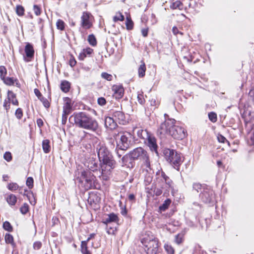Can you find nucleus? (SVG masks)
<instances>
[{"label": "nucleus", "mask_w": 254, "mask_h": 254, "mask_svg": "<svg viewBox=\"0 0 254 254\" xmlns=\"http://www.w3.org/2000/svg\"><path fill=\"white\" fill-rule=\"evenodd\" d=\"M7 188L11 191H15L19 189V186L15 183H11L8 184Z\"/></svg>", "instance_id": "nucleus-38"}, {"label": "nucleus", "mask_w": 254, "mask_h": 254, "mask_svg": "<svg viewBox=\"0 0 254 254\" xmlns=\"http://www.w3.org/2000/svg\"><path fill=\"white\" fill-rule=\"evenodd\" d=\"M42 247V243L40 242H35L33 244V248L35 250H39Z\"/></svg>", "instance_id": "nucleus-55"}, {"label": "nucleus", "mask_w": 254, "mask_h": 254, "mask_svg": "<svg viewBox=\"0 0 254 254\" xmlns=\"http://www.w3.org/2000/svg\"><path fill=\"white\" fill-rule=\"evenodd\" d=\"M93 52V50L89 47L83 49L78 56V59L83 61L86 57H90Z\"/></svg>", "instance_id": "nucleus-19"}, {"label": "nucleus", "mask_w": 254, "mask_h": 254, "mask_svg": "<svg viewBox=\"0 0 254 254\" xmlns=\"http://www.w3.org/2000/svg\"><path fill=\"white\" fill-rule=\"evenodd\" d=\"M119 221L118 215L114 213L106 214L102 220V222L106 225L111 223H118Z\"/></svg>", "instance_id": "nucleus-16"}, {"label": "nucleus", "mask_w": 254, "mask_h": 254, "mask_svg": "<svg viewBox=\"0 0 254 254\" xmlns=\"http://www.w3.org/2000/svg\"><path fill=\"white\" fill-rule=\"evenodd\" d=\"M183 241V236L181 234H178L176 236L175 242L177 244H180Z\"/></svg>", "instance_id": "nucleus-52"}, {"label": "nucleus", "mask_w": 254, "mask_h": 254, "mask_svg": "<svg viewBox=\"0 0 254 254\" xmlns=\"http://www.w3.org/2000/svg\"><path fill=\"white\" fill-rule=\"evenodd\" d=\"M56 26L57 28L59 30H63L64 29V23L61 19L58 20L56 23Z\"/></svg>", "instance_id": "nucleus-42"}, {"label": "nucleus", "mask_w": 254, "mask_h": 254, "mask_svg": "<svg viewBox=\"0 0 254 254\" xmlns=\"http://www.w3.org/2000/svg\"><path fill=\"white\" fill-rule=\"evenodd\" d=\"M126 25L127 30H131L133 27V22L130 17H127Z\"/></svg>", "instance_id": "nucleus-32"}, {"label": "nucleus", "mask_w": 254, "mask_h": 254, "mask_svg": "<svg viewBox=\"0 0 254 254\" xmlns=\"http://www.w3.org/2000/svg\"><path fill=\"white\" fill-rule=\"evenodd\" d=\"M163 153L166 160L171 164L175 169L178 171L180 169V166L183 162L181 154L173 149L166 148Z\"/></svg>", "instance_id": "nucleus-5"}, {"label": "nucleus", "mask_w": 254, "mask_h": 254, "mask_svg": "<svg viewBox=\"0 0 254 254\" xmlns=\"http://www.w3.org/2000/svg\"><path fill=\"white\" fill-rule=\"evenodd\" d=\"M112 89L114 91L113 96L116 99H119L122 98L124 93V89L122 86L114 85Z\"/></svg>", "instance_id": "nucleus-18"}, {"label": "nucleus", "mask_w": 254, "mask_h": 254, "mask_svg": "<svg viewBox=\"0 0 254 254\" xmlns=\"http://www.w3.org/2000/svg\"><path fill=\"white\" fill-rule=\"evenodd\" d=\"M16 12L18 15L20 16H23L24 14V8L21 5H17L16 8Z\"/></svg>", "instance_id": "nucleus-39"}, {"label": "nucleus", "mask_w": 254, "mask_h": 254, "mask_svg": "<svg viewBox=\"0 0 254 254\" xmlns=\"http://www.w3.org/2000/svg\"><path fill=\"white\" fill-rule=\"evenodd\" d=\"M170 7L172 9L179 8L181 9L183 8V4L180 1H176L171 5Z\"/></svg>", "instance_id": "nucleus-36"}, {"label": "nucleus", "mask_w": 254, "mask_h": 254, "mask_svg": "<svg viewBox=\"0 0 254 254\" xmlns=\"http://www.w3.org/2000/svg\"><path fill=\"white\" fill-rule=\"evenodd\" d=\"M20 212L23 214H26L29 210V206L27 203H24L20 208Z\"/></svg>", "instance_id": "nucleus-45"}, {"label": "nucleus", "mask_w": 254, "mask_h": 254, "mask_svg": "<svg viewBox=\"0 0 254 254\" xmlns=\"http://www.w3.org/2000/svg\"><path fill=\"white\" fill-rule=\"evenodd\" d=\"M3 107L6 110V112H8V110L10 108V102H8L7 100H5L3 103Z\"/></svg>", "instance_id": "nucleus-57"}, {"label": "nucleus", "mask_w": 254, "mask_h": 254, "mask_svg": "<svg viewBox=\"0 0 254 254\" xmlns=\"http://www.w3.org/2000/svg\"><path fill=\"white\" fill-rule=\"evenodd\" d=\"M165 121L162 123L158 129V133H164L167 130V127H171L170 126L176 123V120L174 119L170 118L169 116L167 114H164Z\"/></svg>", "instance_id": "nucleus-13"}, {"label": "nucleus", "mask_w": 254, "mask_h": 254, "mask_svg": "<svg viewBox=\"0 0 254 254\" xmlns=\"http://www.w3.org/2000/svg\"><path fill=\"white\" fill-rule=\"evenodd\" d=\"M4 159L7 162H10L12 160V155L10 152H6L3 155Z\"/></svg>", "instance_id": "nucleus-51"}, {"label": "nucleus", "mask_w": 254, "mask_h": 254, "mask_svg": "<svg viewBox=\"0 0 254 254\" xmlns=\"http://www.w3.org/2000/svg\"><path fill=\"white\" fill-rule=\"evenodd\" d=\"M42 148L45 153H48L51 150L50 141L48 139L44 140L42 142Z\"/></svg>", "instance_id": "nucleus-27"}, {"label": "nucleus", "mask_w": 254, "mask_h": 254, "mask_svg": "<svg viewBox=\"0 0 254 254\" xmlns=\"http://www.w3.org/2000/svg\"><path fill=\"white\" fill-rule=\"evenodd\" d=\"M76 64V60H75V59L72 56H71L70 59V60H69V65L71 67H73Z\"/></svg>", "instance_id": "nucleus-58"}, {"label": "nucleus", "mask_w": 254, "mask_h": 254, "mask_svg": "<svg viewBox=\"0 0 254 254\" xmlns=\"http://www.w3.org/2000/svg\"><path fill=\"white\" fill-rule=\"evenodd\" d=\"M77 180L79 182V186L84 190L97 189L100 188L95 176L89 170L81 171Z\"/></svg>", "instance_id": "nucleus-3"}, {"label": "nucleus", "mask_w": 254, "mask_h": 254, "mask_svg": "<svg viewBox=\"0 0 254 254\" xmlns=\"http://www.w3.org/2000/svg\"><path fill=\"white\" fill-rule=\"evenodd\" d=\"M173 124L170 127H167V130L164 133H158L160 135L169 134L174 138L179 140L184 139L187 134L186 129L182 127L177 126Z\"/></svg>", "instance_id": "nucleus-7"}, {"label": "nucleus", "mask_w": 254, "mask_h": 254, "mask_svg": "<svg viewBox=\"0 0 254 254\" xmlns=\"http://www.w3.org/2000/svg\"><path fill=\"white\" fill-rule=\"evenodd\" d=\"M128 156L131 160H140L143 162L144 165L147 168L146 171L150 170L149 157L147 152L142 147H137L130 151Z\"/></svg>", "instance_id": "nucleus-4"}, {"label": "nucleus", "mask_w": 254, "mask_h": 254, "mask_svg": "<svg viewBox=\"0 0 254 254\" xmlns=\"http://www.w3.org/2000/svg\"><path fill=\"white\" fill-rule=\"evenodd\" d=\"M172 32L175 35H177L178 34H180L181 35H183V33L182 32L180 31L178 28L176 26L173 27Z\"/></svg>", "instance_id": "nucleus-53"}, {"label": "nucleus", "mask_w": 254, "mask_h": 254, "mask_svg": "<svg viewBox=\"0 0 254 254\" xmlns=\"http://www.w3.org/2000/svg\"><path fill=\"white\" fill-rule=\"evenodd\" d=\"M101 169V177L103 180H108L112 170L116 166V161L113 156L104 143H99L96 147Z\"/></svg>", "instance_id": "nucleus-1"}, {"label": "nucleus", "mask_w": 254, "mask_h": 254, "mask_svg": "<svg viewBox=\"0 0 254 254\" xmlns=\"http://www.w3.org/2000/svg\"><path fill=\"white\" fill-rule=\"evenodd\" d=\"M6 201L10 205H14L17 201V197L13 194H10L6 198Z\"/></svg>", "instance_id": "nucleus-28"}, {"label": "nucleus", "mask_w": 254, "mask_h": 254, "mask_svg": "<svg viewBox=\"0 0 254 254\" xmlns=\"http://www.w3.org/2000/svg\"><path fill=\"white\" fill-rule=\"evenodd\" d=\"M15 115L18 119H21L23 117L22 110L19 108L17 109L15 113Z\"/></svg>", "instance_id": "nucleus-48"}, {"label": "nucleus", "mask_w": 254, "mask_h": 254, "mask_svg": "<svg viewBox=\"0 0 254 254\" xmlns=\"http://www.w3.org/2000/svg\"><path fill=\"white\" fill-rule=\"evenodd\" d=\"M200 198L205 203H213L215 201V194L213 190L207 187L200 194Z\"/></svg>", "instance_id": "nucleus-9"}, {"label": "nucleus", "mask_w": 254, "mask_h": 254, "mask_svg": "<svg viewBox=\"0 0 254 254\" xmlns=\"http://www.w3.org/2000/svg\"><path fill=\"white\" fill-rule=\"evenodd\" d=\"M81 251L82 254H91L88 250L87 244H86L85 242H81Z\"/></svg>", "instance_id": "nucleus-30"}, {"label": "nucleus", "mask_w": 254, "mask_h": 254, "mask_svg": "<svg viewBox=\"0 0 254 254\" xmlns=\"http://www.w3.org/2000/svg\"><path fill=\"white\" fill-rule=\"evenodd\" d=\"M208 118L212 123H215L217 120V115L215 113L212 112L208 114Z\"/></svg>", "instance_id": "nucleus-40"}, {"label": "nucleus", "mask_w": 254, "mask_h": 254, "mask_svg": "<svg viewBox=\"0 0 254 254\" xmlns=\"http://www.w3.org/2000/svg\"><path fill=\"white\" fill-rule=\"evenodd\" d=\"M171 201L169 199H166L163 203L159 206V209L162 211H165L170 205Z\"/></svg>", "instance_id": "nucleus-31"}, {"label": "nucleus", "mask_w": 254, "mask_h": 254, "mask_svg": "<svg viewBox=\"0 0 254 254\" xmlns=\"http://www.w3.org/2000/svg\"><path fill=\"white\" fill-rule=\"evenodd\" d=\"M70 87V83L66 80L63 81L61 83V89L65 93H67L69 91Z\"/></svg>", "instance_id": "nucleus-26"}, {"label": "nucleus", "mask_w": 254, "mask_h": 254, "mask_svg": "<svg viewBox=\"0 0 254 254\" xmlns=\"http://www.w3.org/2000/svg\"><path fill=\"white\" fill-rule=\"evenodd\" d=\"M140 63L141 64L138 68V74L139 77H143L145 75L146 68L145 63L143 61H141Z\"/></svg>", "instance_id": "nucleus-24"}, {"label": "nucleus", "mask_w": 254, "mask_h": 254, "mask_svg": "<svg viewBox=\"0 0 254 254\" xmlns=\"http://www.w3.org/2000/svg\"><path fill=\"white\" fill-rule=\"evenodd\" d=\"M124 16L120 12L116 13V15L113 17L114 22L118 21H123L124 20Z\"/></svg>", "instance_id": "nucleus-35"}, {"label": "nucleus", "mask_w": 254, "mask_h": 254, "mask_svg": "<svg viewBox=\"0 0 254 254\" xmlns=\"http://www.w3.org/2000/svg\"><path fill=\"white\" fill-rule=\"evenodd\" d=\"M88 41L89 43L93 46H95L97 44L96 38L93 34H91L88 36Z\"/></svg>", "instance_id": "nucleus-33"}, {"label": "nucleus", "mask_w": 254, "mask_h": 254, "mask_svg": "<svg viewBox=\"0 0 254 254\" xmlns=\"http://www.w3.org/2000/svg\"><path fill=\"white\" fill-rule=\"evenodd\" d=\"M22 50H19V52L23 55V59L26 63L31 62L34 57V49L32 44L30 43H26L24 48V53H22Z\"/></svg>", "instance_id": "nucleus-10"}, {"label": "nucleus", "mask_w": 254, "mask_h": 254, "mask_svg": "<svg viewBox=\"0 0 254 254\" xmlns=\"http://www.w3.org/2000/svg\"><path fill=\"white\" fill-rule=\"evenodd\" d=\"M34 93L35 94V95H36V96L38 97V98L39 99H40V98H41V97H43L41 92L38 89H34Z\"/></svg>", "instance_id": "nucleus-61"}, {"label": "nucleus", "mask_w": 254, "mask_h": 254, "mask_svg": "<svg viewBox=\"0 0 254 254\" xmlns=\"http://www.w3.org/2000/svg\"><path fill=\"white\" fill-rule=\"evenodd\" d=\"M39 100L43 103V106L46 108H49L50 107V103H49V101L48 100V99L47 98H46L43 96L42 97L40 98Z\"/></svg>", "instance_id": "nucleus-44"}, {"label": "nucleus", "mask_w": 254, "mask_h": 254, "mask_svg": "<svg viewBox=\"0 0 254 254\" xmlns=\"http://www.w3.org/2000/svg\"><path fill=\"white\" fill-rule=\"evenodd\" d=\"M207 186L205 185H202L199 183H194L193 184V189L195 190L197 192L200 191L202 192L203 189L206 188Z\"/></svg>", "instance_id": "nucleus-29"}, {"label": "nucleus", "mask_w": 254, "mask_h": 254, "mask_svg": "<svg viewBox=\"0 0 254 254\" xmlns=\"http://www.w3.org/2000/svg\"><path fill=\"white\" fill-rule=\"evenodd\" d=\"M114 137L117 143V146L121 150H126L129 148L131 142V134L128 132L120 131L115 133Z\"/></svg>", "instance_id": "nucleus-6"}, {"label": "nucleus", "mask_w": 254, "mask_h": 254, "mask_svg": "<svg viewBox=\"0 0 254 254\" xmlns=\"http://www.w3.org/2000/svg\"><path fill=\"white\" fill-rule=\"evenodd\" d=\"M69 114H66L64 112L63 113L62 122L63 125H65L66 124L67 118V116Z\"/></svg>", "instance_id": "nucleus-56"}, {"label": "nucleus", "mask_w": 254, "mask_h": 254, "mask_svg": "<svg viewBox=\"0 0 254 254\" xmlns=\"http://www.w3.org/2000/svg\"><path fill=\"white\" fill-rule=\"evenodd\" d=\"M101 77L108 81H111L113 79V76L107 72H102L101 73Z\"/></svg>", "instance_id": "nucleus-47"}, {"label": "nucleus", "mask_w": 254, "mask_h": 254, "mask_svg": "<svg viewBox=\"0 0 254 254\" xmlns=\"http://www.w3.org/2000/svg\"><path fill=\"white\" fill-rule=\"evenodd\" d=\"M105 126L106 128L112 130L116 128L117 123L113 117H107L105 119Z\"/></svg>", "instance_id": "nucleus-17"}, {"label": "nucleus", "mask_w": 254, "mask_h": 254, "mask_svg": "<svg viewBox=\"0 0 254 254\" xmlns=\"http://www.w3.org/2000/svg\"><path fill=\"white\" fill-rule=\"evenodd\" d=\"M158 176H159L157 178V181L160 180L162 182H165L166 185L168 186H171L172 181L164 172L162 171L160 173V175L158 174Z\"/></svg>", "instance_id": "nucleus-20"}, {"label": "nucleus", "mask_w": 254, "mask_h": 254, "mask_svg": "<svg viewBox=\"0 0 254 254\" xmlns=\"http://www.w3.org/2000/svg\"><path fill=\"white\" fill-rule=\"evenodd\" d=\"M218 141L220 143H225L227 142L228 144H229V142L227 140V139L222 135L218 134L217 136Z\"/></svg>", "instance_id": "nucleus-50"}, {"label": "nucleus", "mask_w": 254, "mask_h": 254, "mask_svg": "<svg viewBox=\"0 0 254 254\" xmlns=\"http://www.w3.org/2000/svg\"><path fill=\"white\" fill-rule=\"evenodd\" d=\"M7 74L6 68L4 66H0V78L2 80Z\"/></svg>", "instance_id": "nucleus-34"}, {"label": "nucleus", "mask_w": 254, "mask_h": 254, "mask_svg": "<svg viewBox=\"0 0 254 254\" xmlns=\"http://www.w3.org/2000/svg\"><path fill=\"white\" fill-rule=\"evenodd\" d=\"M130 158L128 156V154L127 155L124 156L122 158V161L123 163V166L127 165V162L128 160V158Z\"/></svg>", "instance_id": "nucleus-54"}, {"label": "nucleus", "mask_w": 254, "mask_h": 254, "mask_svg": "<svg viewBox=\"0 0 254 254\" xmlns=\"http://www.w3.org/2000/svg\"><path fill=\"white\" fill-rule=\"evenodd\" d=\"M148 28H143L141 30V33L143 37H146L148 35Z\"/></svg>", "instance_id": "nucleus-62"}, {"label": "nucleus", "mask_w": 254, "mask_h": 254, "mask_svg": "<svg viewBox=\"0 0 254 254\" xmlns=\"http://www.w3.org/2000/svg\"><path fill=\"white\" fill-rule=\"evenodd\" d=\"M33 10L35 14L37 16H39L41 13V8L40 6L38 5H34Z\"/></svg>", "instance_id": "nucleus-46"}, {"label": "nucleus", "mask_w": 254, "mask_h": 254, "mask_svg": "<svg viewBox=\"0 0 254 254\" xmlns=\"http://www.w3.org/2000/svg\"><path fill=\"white\" fill-rule=\"evenodd\" d=\"M141 243L146 248L145 251L148 254H156L158 249V241L153 236L149 238L144 237L141 240Z\"/></svg>", "instance_id": "nucleus-8"}, {"label": "nucleus", "mask_w": 254, "mask_h": 254, "mask_svg": "<svg viewBox=\"0 0 254 254\" xmlns=\"http://www.w3.org/2000/svg\"><path fill=\"white\" fill-rule=\"evenodd\" d=\"M93 16L90 12H83L81 17V27L85 30L91 28L93 25Z\"/></svg>", "instance_id": "nucleus-11"}, {"label": "nucleus", "mask_w": 254, "mask_h": 254, "mask_svg": "<svg viewBox=\"0 0 254 254\" xmlns=\"http://www.w3.org/2000/svg\"><path fill=\"white\" fill-rule=\"evenodd\" d=\"M65 103L63 106V112L66 114H70L72 109L71 100L69 98H66Z\"/></svg>", "instance_id": "nucleus-21"}, {"label": "nucleus", "mask_w": 254, "mask_h": 254, "mask_svg": "<svg viewBox=\"0 0 254 254\" xmlns=\"http://www.w3.org/2000/svg\"><path fill=\"white\" fill-rule=\"evenodd\" d=\"M69 121L75 127L82 129L95 132L99 128L97 121L85 112L74 113L69 117Z\"/></svg>", "instance_id": "nucleus-2"}, {"label": "nucleus", "mask_w": 254, "mask_h": 254, "mask_svg": "<svg viewBox=\"0 0 254 254\" xmlns=\"http://www.w3.org/2000/svg\"><path fill=\"white\" fill-rule=\"evenodd\" d=\"M137 98H138V102L141 104H143L144 102H145V100L144 99H143V95L142 94H139L137 96Z\"/></svg>", "instance_id": "nucleus-60"}, {"label": "nucleus", "mask_w": 254, "mask_h": 254, "mask_svg": "<svg viewBox=\"0 0 254 254\" xmlns=\"http://www.w3.org/2000/svg\"><path fill=\"white\" fill-rule=\"evenodd\" d=\"M37 124L39 127L43 126V121L41 119H38L37 120Z\"/></svg>", "instance_id": "nucleus-63"}, {"label": "nucleus", "mask_w": 254, "mask_h": 254, "mask_svg": "<svg viewBox=\"0 0 254 254\" xmlns=\"http://www.w3.org/2000/svg\"><path fill=\"white\" fill-rule=\"evenodd\" d=\"M150 134L146 130L139 129L137 131V136L143 139L146 140Z\"/></svg>", "instance_id": "nucleus-25"}, {"label": "nucleus", "mask_w": 254, "mask_h": 254, "mask_svg": "<svg viewBox=\"0 0 254 254\" xmlns=\"http://www.w3.org/2000/svg\"><path fill=\"white\" fill-rule=\"evenodd\" d=\"M2 81L5 84L8 86L13 85L14 83L16 84V85L17 87H18L19 85V83L18 82V80L14 77H7L4 78V79H3Z\"/></svg>", "instance_id": "nucleus-23"}, {"label": "nucleus", "mask_w": 254, "mask_h": 254, "mask_svg": "<svg viewBox=\"0 0 254 254\" xmlns=\"http://www.w3.org/2000/svg\"><path fill=\"white\" fill-rule=\"evenodd\" d=\"M8 101L11 102L13 105L17 106L18 101L16 98V94L12 91L8 90L7 92Z\"/></svg>", "instance_id": "nucleus-22"}, {"label": "nucleus", "mask_w": 254, "mask_h": 254, "mask_svg": "<svg viewBox=\"0 0 254 254\" xmlns=\"http://www.w3.org/2000/svg\"><path fill=\"white\" fill-rule=\"evenodd\" d=\"M106 103V100L103 97L99 98L98 99V103L101 106L105 105Z\"/></svg>", "instance_id": "nucleus-59"}, {"label": "nucleus", "mask_w": 254, "mask_h": 254, "mask_svg": "<svg viewBox=\"0 0 254 254\" xmlns=\"http://www.w3.org/2000/svg\"><path fill=\"white\" fill-rule=\"evenodd\" d=\"M85 166L88 169L86 170H89L91 172L97 173L99 174V177L101 179V169L100 166V164L99 165L98 163V161L93 158H90L86 163Z\"/></svg>", "instance_id": "nucleus-12"}, {"label": "nucleus", "mask_w": 254, "mask_h": 254, "mask_svg": "<svg viewBox=\"0 0 254 254\" xmlns=\"http://www.w3.org/2000/svg\"><path fill=\"white\" fill-rule=\"evenodd\" d=\"M95 236V234L92 233L89 235V237L87 239V240L86 241H83V242H85L86 244H87L88 242L90 241V240L94 238Z\"/></svg>", "instance_id": "nucleus-64"}, {"label": "nucleus", "mask_w": 254, "mask_h": 254, "mask_svg": "<svg viewBox=\"0 0 254 254\" xmlns=\"http://www.w3.org/2000/svg\"><path fill=\"white\" fill-rule=\"evenodd\" d=\"M3 228L4 230L8 231L11 232L12 231V227L10 223L8 221H5L3 224Z\"/></svg>", "instance_id": "nucleus-41"}, {"label": "nucleus", "mask_w": 254, "mask_h": 254, "mask_svg": "<svg viewBox=\"0 0 254 254\" xmlns=\"http://www.w3.org/2000/svg\"><path fill=\"white\" fill-rule=\"evenodd\" d=\"M146 140L147 141V145L149 147L150 150L152 152H154L157 155H158L157 151L158 145L155 137L152 134H150Z\"/></svg>", "instance_id": "nucleus-14"}, {"label": "nucleus", "mask_w": 254, "mask_h": 254, "mask_svg": "<svg viewBox=\"0 0 254 254\" xmlns=\"http://www.w3.org/2000/svg\"><path fill=\"white\" fill-rule=\"evenodd\" d=\"M112 116L116 122L120 124L124 125L126 123L125 115L122 111L112 110Z\"/></svg>", "instance_id": "nucleus-15"}, {"label": "nucleus", "mask_w": 254, "mask_h": 254, "mask_svg": "<svg viewBox=\"0 0 254 254\" xmlns=\"http://www.w3.org/2000/svg\"><path fill=\"white\" fill-rule=\"evenodd\" d=\"M33 179L32 177H28L26 180V185L29 189H32L33 187Z\"/></svg>", "instance_id": "nucleus-49"}, {"label": "nucleus", "mask_w": 254, "mask_h": 254, "mask_svg": "<svg viewBox=\"0 0 254 254\" xmlns=\"http://www.w3.org/2000/svg\"><path fill=\"white\" fill-rule=\"evenodd\" d=\"M5 241L7 244H12L13 243V236L9 234H6L5 236Z\"/></svg>", "instance_id": "nucleus-43"}, {"label": "nucleus", "mask_w": 254, "mask_h": 254, "mask_svg": "<svg viewBox=\"0 0 254 254\" xmlns=\"http://www.w3.org/2000/svg\"><path fill=\"white\" fill-rule=\"evenodd\" d=\"M164 249L168 254H174V250L171 245L168 244H165L164 245Z\"/></svg>", "instance_id": "nucleus-37"}]
</instances>
